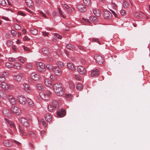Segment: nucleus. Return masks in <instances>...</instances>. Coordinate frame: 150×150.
I'll use <instances>...</instances> for the list:
<instances>
[{"label": "nucleus", "instance_id": "nucleus-60", "mask_svg": "<svg viewBox=\"0 0 150 150\" xmlns=\"http://www.w3.org/2000/svg\"><path fill=\"white\" fill-rule=\"evenodd\" d=\"M7 44L8 45L11 46L13 44L12 42L10 40L8 41L7 42Z\"/></svg>", "mask_w": 150, "mask_h": 150}, {"label": "nucleus", "instance_id": "nucleus-56", "mask_svg": "<svg viewBox=\"0 0 150 150\" xmlns=\"http://www.w3.org/2000/svg\"><path fill=\"white\" fill-rule=\"evenodd\" d=\"M23 47L24 48V49L25 51H27L28 52H30V49L28 47L23 46Z\"/></svg>", "mask_w": 150, "mask_h": 150}, {"label": "nucleus", "instance_id": "nucleus-11", "mask_svg": "<svg viewBox=\"0 0 150 150\" xmlns=\"http://www.w3.org/2000/svg\"><path fill=\"white\" fill-rule=\"evenodd\" d=\"M4 145L6 147H9L13 145V142L10 140H5L3 141Z\"/></svg>", "mask_w": 150, "mask_h": 150}, {"label": "nucleus", "instance_id": "nucleus-42", "mask_svg": "<svg viewBox=\"0 0 150 150\" xmlns=\"http://www.w3.org/2000/svg\"><path fill=\"white\" fill-rule=\"evenodd\" d=\"M10 102L12 105H15L16 103V101L15 98H11L9 100Z\"/></svg>", "mask_w": 150, "mask_h": 150}, {"label": "nucleus", "instance_id": "nucleus-21", "mask_svg": "<svg viewBox=\"0 0 150 150\" xmlns=\"http://www.w3.org/2000/svg\"><path fill=\"white\" fill-rule=\"evenodd\" d=\"M21 64L18 62L15 63L14 64H13V67L15 69H19L21 68Z\"/></svg>", "mask_w": 150, "mask_h": 150}, {"label": "nucleus", "instance_id": "nucleus-53", "mask_svg": "<svg viewBox=\"0 0 150 150\" xmlns=\"http://www.w3.org/2000/svg\"><path fill=\"white\" fill-rule=\"evenodd\" d=\"M40 134H41V136L42 137V138L43 137H44V136L45 135H46V132L45 131L42 130V131H41Z\"/></svg>", "mask_w": 150, "mask_h": 150}, {"label": "nucleus", "instance_id": "nucleus-6", "mask_svg": "<svg viewBox=\"0 0 150 150\" xmlns=\"http://www.w3.org/2000/svg\"><path fill=\"white\" fill-rule=\"evenodd\" d=\"M19 120L21 123L25 127H27L29 126V124L27 119L21 117Z\"/></svg>", "mask_w": 150, "mask_h": 150}, {"label": "nucleus", "instance_id": "nucleus-9", "mask_svg": "<svg viewBox=\"0 0 150 150\" xmlns=\"http://www.w3.org/2000/svg\"><path fill=\"white\" fill-rule=\"evenodd\" d=\"M99 71L98 69H96L91 71V75L92 77H96L99 75Z\"/></svg>", "mask_w": 150, "mask_h": 150}, {"label": "nucleus", "instance_id": "nucleus-2", "mask_svg": "<svg viewBox=\"0 0 150 150\" xmlns=\"http://www.w3.org/2000/svg\"><path fill=\"white\" fill-rule=\"evenodd\" d=\"M52 93L48 90L42 91L40 93L41 98L44 100H47L50 98Z\"/></svg>", "mask_w": 150, "mask_h": 150}, {"label": "nucleus", "instance_id": "nucleus-7", "mask_svg": "<svg viewBox=\"0 0 150 150\" xmlns=\"http://www.w3.org/2000/svg\"><path fill=\"white\" fill-rule=\"evenodd\" d=\"M103 16L105 18L110 19L112 17V14L109 11L105 10L104 11Z\"/></svg>", "mask_w": 150, "mask_h": 150}, {"label": "nucleus", "instance_id": "nucleus-58", "mask_svg": "<svg viewBox=\"0 0 150 150\" xmlns=\"http://www.w3.org/2000/svg\"><path fill=\"white\" fill-rule=\"evenodd\" d=\"M81 62L82 64H85L86 63V61L85 59L81 58Z\"/></svg>", "mask_w": 150, "mask_h": 150}, {"label": "nucleus", "instance_id": "nucleus-36", "mask_svg": "<svg viewBox=\"0 0 150 150\" xmlns=\"http://www.w3.org/2000/svg\"><path fill=\"white\" fill-rule=\"evenodd\" d=\"M19 129L20 132L23 136H26L27 135L25 133V132L23 129L21 127L19 126Z\"/></svg>", "mask_w": 150, "mask_h": 150}, {"label": "nucleus", "instance_id": "nucleus-48", "mask_svg": "<svg viewBox=\"0 0 150 150\" xmlns=\"http://www.w3.org/2000/svg\"><path fill=\"white\" fill-rule=\"evenodd\" d=\"M15 28L17 30H20L21 28V26L18 24H16L14 25Z\"/></svg>", "mask_w": 150, "mask_h": 150}, {"label": "nucleus", "instance_id": "nucleus-43", "mask_svg": "<svg viewBox=\"0 0 150 150\" xmlns=\"http://www.w3.org/2000/svg\"><path fill=\"white\" fill-rule=\"evenodd\" d=\"M97 19L96 17L94 16H91L89 18L90 21L95 22H96L97 21Z\"/></svg>", "mask_w": 150, "mask_h": 150}, {"label": "nucleus", "instance_id": "nucleus-63", "mask_svg": "<svg viewBox=\"0 0 150 150\" xmlns=\"http://www.w3.org/2000/svg\"><path fill=\"white\" fill-rule=\"evenodd\" d=\"M92 40L93 42H97L99 44H100V43L99 41V40L98 38H93V39Z\"/></svg>", "mask_w": 150, "mask_h": 150}, {"label": "nucleus", "instance_id": "nucleus-5", "mask_svg": "<svg viewBox=\"0 0 150 150\" xmlns=\"http://www.w3.org/2000/svg\"><path fill=\"white\" fill-rule=\"evenodd\" d=\"M66 114V111L63 108L59 109L57 112V114L59 117H64Z\"/></svg>", "mask_w": 150, "mask_h": 150}, {"label": "nucleus", "instance_id": "nucleus-34", "mask_svg": "<svg viewBox=\"0 0 150 150\" xmlns=\"http://www.w3.org/2000/svg\"><path fill=\"white\" fill-rule=\"evenodd\" d=\"M46 67L47 69L50 71H53L54 69V67L51 64H47L46 65Z\"/></svg>", "mask_w": 150, "mask_h": 150}, {"label": "nucleus", "instance_id": "nucleus-4", "mask_svg": "<svg viewBox=\"0 0 150 150\" xmlns=\"http://www.w3.org/2000/svg\"><path fill=\"white\" fill-rule=\"evenodd\" d=\"M11 110L13 114H16V115H19L21 111L19 108L16 106H12L11 108Z\"/></svg>", "mask_w": 150, "mask_h": 150}, {"label": "nucleus", "instance_id": "nucleus-29", "mask_svg": "<svg viewBox=\"0 0 150 150\" xmlns=\"http://www.w3.org/2000/svg\"><path fill=\"white\" fill-rule=\"evenodd\" d=\"M13 78L15 80L18 81H20L22 79L21 77L18 75H16L14 76Z\"/></svg>", "mask_w": 150, "mask_h": 150}, {"label": "nucleus", "instance_id": "nucleus-59", "mask_svg": "<svg viewBox=\"0 0 150 150\" xmlns=\"http://www.w3.org/2000/svg\"><path fill=\"white\" fill-rule=\"evenodd\" d=\"M18 15H20L22 16H25L26 15L25 14H24L23 12L21 11H18Z\"/></svg>", "mask_w": 150, "mask_h": 150}, {"label": "nucleus", "instance_id": "nucleus-23", "mask_svg": "<svg viewBox=\"0 0 150 150\" xmlns=\"http://www.w3.org/2000/svg\"><path fill=\"white\" fill-rule=\"evenodd\" d=\"M52 105L55 108L58 109L59 108V103L58 102L54 100L52 101Z\"/></svg>", "mask_w": 150, "mask_h": 150}, {"label": "nucleus", "instance_id": "nucleus-22", "mask_svg": "<svg viewBox=\"0 0 150 150\" xmlns=\"http://www.w3.org/2000/svg\"><path fill=\"white\" fill-rule=\"evenodd\" d=\"M1 87L2 88L5 90H7L9 89V86L6 83L3 82L1 84Z\"/></svg>", "mask_w": 150, "mask_h": 150}, {"label": "nucleus", "instance_id": "nucleus-31", "mask_svg": "<svg viewBox=\"0 0 150 150\" xmlns=\"http://www.w3.org/2000/svg\"><path fill=\"white\" fill-rule=\"evenodd\" d=\"M24 90L26 92L29 93L30 91V88L28 84H25L24 85Z\"/></svg>", "mask_w": 150, "mask_h": 150}, {"label": "nucleus", "instance_id": "nucleus-26", "mask_svg": "<svg viewBox=\"0 0 150 150\" xmlns=\"http://www.w3.org/2000/svg\"><path fill=\"white\" fill-rule=\"evenodd\" d=\"M44 83L45 85L48 87H50L52 86L51 82L48 79H45V80Z\"/></svg>", "mask_w": 150, "mask_h": 150}, {"label": "nucleus", "instance_id": "nucleus-16", "mask_svg": "<svg viewBox=\"0 0 150 150\" xmlns=\"http://www.w3.org/2000/svg\"><path fill=\"white\" fill-rule=\"evenodd\" d=\"M93 12L96 16L98 17L100 15V10L97 8H95L93 10Z\"/></svg>", "mask_w": 150, "mask_h": 150}, {"label": "nucleus", "instance_id": "nucleus-33", "mask_svg": "<svg viewBox=\"0 0 150 150\" xmlns=\"http://www.w3.org/2000/svg\"><path fill=\"white\" fill-rule=\"evenodd\" d=\"M39 123L40 124H42V126L45 127H46L47 126L44 120L43 119L40 120L39 121Z\"/></svg>", "mask_w": 150, "mask_h": 150}, {"label": "nucleus", "instance_id": "nucleus-37", "mask_svg": "<svg viewBox=\"0 0 150 150\" xmlns=\"http://www.w3.org/2000/svg\"><path fill=\"white\" fill-rule=\"evenodd\" d=\"M30 33L33 35H36L38 33V31L35 29L32 28L30 30Z\"/></svg>", "mask_w": 150, "mask_h": 150}, {"label": "nucleus", "instance_id": "nucleus-38", "mask_svg": "<svg viewBox=\"0 0 150 150\" xmlns=\"http://www.w3.org/2000/svg\"><path fill=\"white\" fill-rule=\"evenodd\" d=\"M5 65L6 67L8 68L13 67V64L9 62H7L6 63Z\"/></svg>", "mask_w": 150, "mask_h": 150}, {"label": "nucleus", "instance_id": "nucleus-54", "mask_svg": "<svg viewBox=\"0 0 150 150\" xmlns=\"http://www.w3.org/2000/svg\"><path fill=\"white\" fill-rule=\"evenodd\" d=\"M83 1L85 4L86 5H88L90 4V0H83Z\"/></svg>", "mask_w": 150, "mask_h": 150}, {"label": "nucleus", "instance_id": "nucleus-49", "mask_svg": "<svg viewBox=\"0 0 150 150\" xmlns=\"http://www.w3.org/2000/svg\"><path fill=\"white\" fill-rule=\"evenodd\" d=\"M26 67L28 69H30L32 68V65L31 63H28L26 65Z\"/></svg>", "mask_w": 150, "mask_h": 150}, {"label": "nucleus", "instance_id": "nucleus-10", "mask_svg": "<svg viewBox=\"0 0 150 150\" xmlns=\"http://www.w3.org/2000/svg\"><path fill=\"white\" fill-rule=\"evenodd\" d=\"M78 71L81 74H84L86 72V69L84 67L81 66H79L78 67Z\"/></svg>", "mask_w": 150, "mask_h": 150}, {"label": "nucleus", "instance_id": "nucleus-20", "mask_svg": "<svg viewBox=\"0 0 150 150\" xmlns=\"http://www.w3.org/2000/svg\"><path fill=\"white\" fill-rule=\"evenodd\" d=\"M45 118L47 121L50 122L52 120V117L50 115L49 113H47L45 115Z\"/></svg>", "mask_w": 150, "mask_h": 150}, {"label": "nucleus", "instance_id": "nucleus-1", "mask_svg": "<svg viewBox=\"0 0 150 150\" xmlns=\"http://www.w3.org/2000/svg\"><path fill=\"white\" fill-rule=\"evenodd\" d=\"M54 90L56 95L58 96H62L64 93L63 88L60 83H57L54 85Z\"/></svg>", "mask_w": 150, "mask_h": 150}, {"label": "nucleus", "instance_id": "nucleus-35", "mask_svg": "<svg viewBox=\"0 0 150 150\" xmlns=\"http://www.w3.org/2000/svg\"><path fill=\"white\" fill-rule=\"evenodd\" d=\"M65 97L68 100L71 99L72 98V96L71 94H66Z\"/></svg>", "mask_w": 150, "mask_h": 150}, {"label": "nucleus", "instance_id": "nucleus-13", "mask_svg": "<svg viewBox=\"0 0 150 150\" xmlns=\"http://www.w3.org/2000/svg\"><path fill=\"white\" fill-rule=\"evenodd\" d=\"M45 68L44 64L42 62H40L37 65V69L40 72L42 71Z\"/></svg>", "mask_w": 150, "mask_h": 150}, {"label": "nucleus", "instance_id": "nucleus-57", "mask_svg": "<svg viewBox=\"0 0 150 150\" xmlns=\"http://www.w3.org/2000/svg\"><path fill=\"white\" fill-rule=\"evenodd\" d=\"M75 78L78 81L80 80L81 79V78L79 75H75Z\"/></svg>", "mask_w": 150, "mask_h": 150}, {"label": "nucleus", "instance_id": "nucleus-24", "mask_svg": "<svg viewBox=\"0 0 150 150\" xmlns=\"http://www.w3.org/2000/svg\"><path fill=\"white\" fill-rule=\"evenodd\" d=\"M67 47L68 49L71 50H73L75 49L74 45L71 44H68L67 45Z\"/></svg>", "mask_w": 150, "mask_h": 150}, {"label": "nucleus", "instance_id": "nucleus-14", "mask_svg": "<svg viewBox=\"0 0 150 150\" xmlns=\"http://www.w3.org/2000/svg\"><path fill=\"white\" fill-rule=\"evenodd\" d=\"M18 100L20 103L22 104H24L26 102V99L23 96H20L18 97Z\"/></svg>", "mask_w": 150, "mask_h": 150}, {"label": "nucleus", "instance_id": "nucleus-62", "mask_svg": "<svg viewBox=\"0 0 150 150\" xmlns=\"http://www.w3.org/2000/svg\"><path fill=\"white\" fill-rule=\"evenodd\" d=\"M110 11L112 12V13L114 15L115 17H117V13L112 10L110 9Z\"/></svg>", "mask_w": 150, "mask_h": 150}, {"label": "nucleus", "instance_id": "nucleus-8", "mask_svg": "<svg viewBox=\"0 0 150 150\" xmlns=\"http://www.w3.org/2000/svg\"><path fill=\"white\" fill-rule=\"evenodd\" d=\"M53 71L54 73L57 76H59L62 75V72L61 70L59 67H54Z\"/></svg>", "mask_w": 150, "mask_h": 150}, {"label": "nucleus", "instance_id": "nucleus-51", "mask_svg": "<svg viewBox=\"0 0 150 150\" xmlns=\"http://www.w3.org/2000/svg\"><path fill=\"white\" fill-rule=\"evenodd\" d=\"M18 60L22 63L25 62V60L23 59V58L21 57H19L18 58Z\"/></svg>", "mask_w": 150, "mask_h": 150}, {"label": "nucleus", "instance_id": "nucleus-12", "mask_svg": "<svg viewBox=\"0 0 150 150\" xmlns=\"http://www.w3.org/2000/svg\"><path fill=\"white\" fill-rule=\"evenodd\" d=\"M134 15L135 17L137 18H141L144 16V14L142 12H136L134 13Z\"/></svg>", "mask_w": 150, "mask_h": 150}, {"label": "nucleus", "instance_id": "nucleus-45", "mask_svg": "<svg viewBox=\"0 0 150 150\" xmlns=\"http://www.w3.org/2000/svg\"><path fill=\"white\" fill-rule=\"evenodd\" d=\"M76 88L79 91H81L82 89V85L81 84H78L76 86Z\"/></svg>", "mask_w": 150, "mask_h": 150}, {"label": "nucleus", "instance_id": "nucleus-27", "mask_svg": "<svg viewBox=\"0 0 150 150\" xmlns=\"http://www.w3.org/2000/svg\"><path fill=\"white\" fill-rule=\"evenodd\" d=\"M36 86L37 88L39 90L44 91L45 88L43 85L41 84H38L36 85Z\"/></svg>", "mask_w": 150, "mask_h": 150}, {"label": "nucleus", "instance_id": "nucleus-3", "mask_svg": "<svg viewBox=\"0 0 150 150\" xmlns=\"http://www.w3.org/2000/svg\"><path fill=\"white\" fill-rule=\"evenodd\" d=\"M94 58L96 62L99 64H102L104 62L102 57L99 55L96 54L94 56Z\"/></svg>", "mask_w": 150, "mask_h": 150}, {"label": "nucleus", "instance_id": "nucleus-46", "mask_svg": "<svg viewBox=\"0 0 150 150\" xmlns=\"http://www.w3.org/2000/svg\"><path fill=\"white\" fill-rule=\"evenodd\" d=\"M57 66L60 68H62L64 66L63 63L61 62H58L57 63Z\"/></svg>", "mask_w": 150, "mask_h": 150}, {"label": "nucleus", "instance_id": "nucleus-61", "mask_svg": "<svg viewBox=\"0 0 150 150\" xmlns=\"http://www.w3.org/2000/svg\"><path fill=\"white\" fill-rule=\"evenodd\" d=\"M79 49L81 50L84 51V47L81 45H79L78 46Z\"/></svg>", "mask_w": 150, "mask_h": 150}, {"label": "nucleus", "instance_id": "nucleus-41", "mask_svg": "<svg viewBox=\"0 0 150 150\" xmlns=\"http://www.w3.org/2000/svg\"><path fill=\"white\" fill-rule=\"evenodd\" d=\"M54 107L51 105H49L47 107L48 110L50 112H52L53 110Z\"/></svg>", "mask_w": 150, "mask_h": 150}, {"label": "nucleus", "instance_id": "nucleus-15", "mask_svg": "<svg viewBox=\"0 0 150 150\" xmlns=\"http://www.w3.org/2000/svg\"><path fill=\"white\" fill-rule=\"evenodd\" d=\"M77 7L79 10L81 12H84L86 10L85 7L82 5H77Z\"/></svg>", "mask_w": 150, "mask_h": 150}, {"label": "nucleus", "instance_id": "nucleus-18", "mask_svg": "<svg viewBox=\"0 0 150 150\" xmlns=\"http://www.w3.org/2000/svg\"><path fill=\"white\" fill-rule=\"evenodd\" d=\"M32 78L35 81H38L39 79V77L38 75L35 73H33L31 74Z\"/></svg>", "mask_w": 150, "mask_h": 150}, {"label": "nucleus", "instance_id": "nucleus-32", "mask_svg": "<svg viewBox=\"0 0 150 150\" xmlns=\"http://www.w3.org/2000/svg\"><path fill=\"white\" fill-rule=\"evenodd\" d=\"M131 4V3L130 2L125 1L124 2L123 6L125 8H127Z\"/></svg>", "mask_w": 150, "mask_h": 150}, {"label": "nucleus", "instance_id": "nucleus-64", "mask_svg": "<svg viewBox=\"0 0 150 150\" xmlns=\"http://www.w3.org/2000/svg\"><path fill=\"white\" fill-rule=\"evenodd\" d=\"M125 10H122L120 12V14L122 15H124L125 14Z\"/></svg>", "mask_w": 150, "mask_h": 150}, {"label": "nucleus", "instance_id": "nucleus-28", "mask_svg": "<svg viewBox=\"0 0 150 150\" xmlns=\"http://www.w3.org/2000/svg\"><path fill=\"white\" fill-rule=\"evenodd\" d=\"M42 51L45 54H48L50 53L49 50L46 47H43L42 49Z\"/></svg>", "mask_w": 150, "mask_h": 150}, {"label": "nucleus", "instance_id": "nucleus-47", "mask_svg": "<svg viewBox=\"0 0 150 150\" xmlns=\"http://www.w3.org/2000/svg\"><path fill=\"white\" fill-rule=\"evenodd\" d=\"M28 134L31 137H35V133L32 131H29Z\"/></svg>", "mask_w": 150, "mask_h": 150}, {"label": "nucleus", "instance_id": "nucleus-19", "mask_svg": "<svg viewBox=\"0 0 150 150\" xmlns=\"http://www.w3.org/2000/svg\"><path fill=\"white\" fill-rule=\"evenodd\" d=\"M67 66L69 69L72 71H74L75 69V66L71 62L68 63Z\"/></svg>", "mask_w": 150, "mask_h": 150}, {"label": "nucleus", "instance_id": "nucleus-55", "mask_svg": "<svg viewBox=\"0 0 150 150\" xmlns=\"http://www.w3.org/2000/svg\"><path fill=\"white\" fill-rule=\"evenodd\" d=\"M5 78L4 76H0V82H2L5 81Z\"/></svg>", "mask_w": 150, "mask_h": 150}, {"label": "nucleus", "instance_id": "nucleus-44", "mask_svg": "<svg viewBox=\"0 0 150 150\" xmlns=\"http://www.w3.org/2000/svg\"><path fill=\"white\" fill-rule=\"evenodd\" d=\"M3 113L7 117L9 115V111L6 109H4L3 111Z\"/></svg>", "mask_w": 150, "mask_h": 150}, {"label": "nucleus", "instance_id": "nucleus-52", "mask_svg": "<svg viewBox=\"0 0 150 150\" xmlns=\"http://www.w3.org/2000/svg\"><path fill=\"white\" fill-rule=\"evenodd\" d=\"M0 4L3 6H5L6 2L5 0H0Z\"/></svg>", "mask_w": 150, "mask_h": 150}, {"label": "nucleus", "instance_id": "nucleus-25", "mask_svg": "<svg viewBox=\"0 0 150 150\" xmlns=\"http://www.w3.org/2000/svg\"><path fill=\"white\" fill-rule=\"evenodd\" d=\"M62 6L64 8H66L69 12L70 13L72 12V9L67 5L66 4H63Z\"/></svg>", "mask_w": 150, "mask_h": 150}, {"label": "nucleus", "instance_id": "nucleus-50", "mask_svg": "<svg viewBox=\"0 0 150 150\" xmlns=\"http://www.w3.org/2000/svg\"><path fill=\"white\" fill-rule=\"evenodd\" d=\"M54 36L59 39H61L62 38V36L57 33H55Z\"/></svg>", "mask_w": 150, "mask_h": 150}, {"label": "nucleus", "instance_id": "nucleus-17", "mask_svg": "<svg viewBox=\"0 0 150 150\" xmlns=\"http://www.w3.org/2000/svg\"><path fill=\"white\" fill-rule=\"evenodd\" d=\"M7 122L8 125L10 126V127L14 129H15L16 128L15 126V125L14 123L11 121L7 120Z\"/></svg>", "mask_w": 150, "mask_h": 150}, {"label": "nucleus", "instance_id": "nucleus-30", "mask_svg": "<svg viewBox=\"0 0 150 150\" xmlns=\"http://www.w3.org/2000/svg\"><path fill=\"white\" fill-rule=\"evenodd\" d=\"M25 1L27 5L29 7L32 6L33 5L31 0H25Z\"/></svg>", "mask_w": 150, "mask_h": 150}, {"label": "nucleus", "instance_id": "nucleus-39", "mask_svg": "<svg viewBox=\"0 0 150 150\" xmlns=\"http://www.w3.org/2000/svg\"><path fill=\"white\" fill-rule=\"evenodd\" d=\"M28 104L31 107L34 106V104L33 101L30 99H29L28 100Z\"/></svg>", "mask_w": 150, "mask_h": 150}, {"label": "nucleus", "instance_id": "nucleus-40", "mask_svg": "<svg viewBox=\"0 0 150 150\" xmlns=\"http://www.w3.org/2000/svg\"><path fill=\"white\" fill-rule=\"evenodd\" d=\"M69 84L70 88L71 89H73L75 88V85L74 83L71 81H69Z\"/></svg>", "mask_w": 150, "mask_h": 150}]
</instances>
